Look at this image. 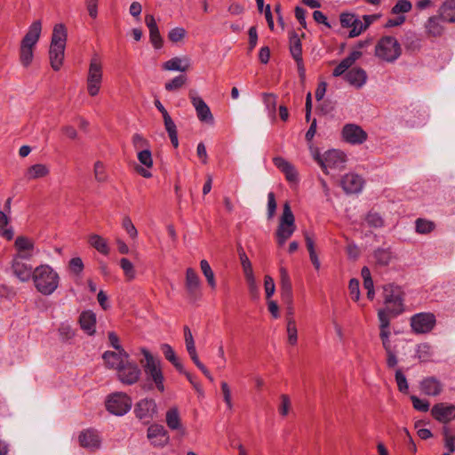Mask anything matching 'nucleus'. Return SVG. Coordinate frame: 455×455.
<instances>
[{
    "mask_svg": "<svg viewBox=\"0 0 455 455\" xmlns=\"http://www.w3.org/2000/svg\"><path fill=\"white\" fill-rule=\"evenodd\" d=\"M221 392L224 402L228 408L232 407V393L229 386L226 382L221 383Z\"/></svg>",
    "mask_w": 455,
    "mask_h": 455,
    "instance_id": "338daca9",
    "label": "nucleus"
},
{
    "mask_svg": "<svg viewBox=\"0 0 455 455\" xmlns=\"http://www.w3.org/2000/svg\"><path fill=\"white\" fill-rule=\"evenodd\" d=\"M129 357L130 355L125 350L106 351L102 355L106 366L117 371Z\"/></svg>",
    "mask_w": 455,
    "mask_h": 455,
    "instance_id": "5701e85b",
    "label": "nucleus"
},
{
    "mask_svg": "<svg viewBox=\"0 0 455 455\" xmlns=\"http://www.w3.org/2000/svg\"><path fill=\"white\" fill-rule=\"evenodd\" d=\"M88 243L102 255H108L110 252V246L108 240L98 234L89 235Z\"/></svg>",
    "mask_w": 455,
    "mask_h": 455,
    "instance_id": "473e14b6",
    "label": "nucleus"
},
{
    "mask_svg": "<svg viewBox=\"0 0 455 455\" xmlns=\"http://www.w3.org/2000/svg\"><path fill=\"white\" fill-rule=\"evenodd\" d=\"M67 40L68 28L63 23H56L52 28L49 47V61L54 71H59L63 66Z\"/></svg>",
    "mask_w": 455,
    "mask_h": 455,
    "instance_id": "39448f33",
    "label": "nucleus"
},
{
    "mask_svg": "<svg viewBox=\"0 0 455 455\" xmlns=\"http://www.w3.org/2000/svg\"><path fill=\"white\" fill-rule=\"evenodd\" d=\"M366 222L372 227H380L383 220L377 212H370L366 217Z\"/></svg>",
    "mask_w": 455,
    "mask_h": 455,
    "instance_id": "774afa93",
    "label": "nucleus"
},
{
    "mask_svg": "<svg viewBox=\"0 0 455 455\" xmlns=\"http://www.w3.org/2000/svg\"><path fill=\"white\" fill-rule=\"evenodd\" d=\"M32 279L36 290L44 295L52 294L58 288L60 282L58 273L46 264L34 269Z\"/></svg>",
    "mask_w": 455,
    "mask_h": 455,
    "instance_id": "0eeeda50",
    "label": "nucleus"
},
{
    "mask_svg": "<svg viewBox=\"0 0 455 455\" xmlns=\"http://www.w3.org/2000/svg\"><path fill=\"white\" fill-rule=\"evenodd\" d=\"M291 52L294 60L297 61L299 72H304L301 67V44L298 36L294 35L291 37Z\"/></svg>",
    "mask_w": 455,
    "mask_h": 455,
    "instance_id": "58836bf2",
    "label": "nucleus"
},
{
    "mask_svg": "<svg viewBox=\"0 0 455 455\" xmlns=\"http://www.w3.org/2000/svg\"><path fill=\"white\" fill-rule=\"evenodd\" d=\"M81 329L88 335H93L96 331V315L92 310L83 311L79 316Z\"/></svg>",
    "mask_w": 455,
    "mask_h": 455,
    "instance_id": "c756f323",
    "label": "nucleus"
},
{
    "mask_svg": "<svg viewBox=\"0 0 455 455\" xmlns=\"http://www.w3.org/2000/svg\"><path fill=\"white\" fill-rule=\"evenodd\" d=\"M381 296L384 307L378 312H383L386 316L394 318L407 310L405 291L402 286L387 283L382 287Z\"/></svg>",
    "mask_w": 455,
    "mask_h": 455,
    "instance_id": "7ed1b4c3",
    "label": "nucleus"
},
{
    "mask_svg": "<svg viewBox=\"0 0 455 455\" xmlns=\"http://www.w3.org/2000/svg\"><path fill=\"white\" fill-rule=\"evenodd\" d=\"M184 334H185L186 348L188 350V353L191 360L196 365V367L204 374L205 377H207L209 379H212L211 372L201 363V361L198 358L195 342H194V339H193L192 333L188 328H185Z\"/></svg>",
    "mask_w": 455,
    "mask_h": 455,
    "instance_id": "412c9836",
    "label": "nucleus"
},
{
    "mask_svg": "<svg viewBox=\"0 0 455 455\" xmlns=\"http://www.w3.org/2000/svg\"><path fill=\"white\" fill-rule=\"evenodd\" d=\"M137 356L143 369L148 388L164 392L166 379L162 361L145 347L140 348Z\"/></svg>",
    "mask_w": 455,
    "mask_h": 455,
    "instance_id": "f257e3e1",
    "label": "nucleus"
},
{
    "mask_svg": "<svg viewBox=\"0 0 455 455\" xmlns=\"http://www.w3.org/2000/svg\"><path fill=\"white\" fill-rule=\"evenodd\" d=\"M275 165L285 175L288 182L297 184L299 181V173L293 164L281 156L274 158Z\"/></svg>",
    "mask_w": 455,
    "mask_h": 455,
    "instance_id": "a878e982",
    "label": "nucleus"
},
{
    "mask_svg": "<svg viewBox=\"0 0 455 455\" xmlns=\"http://www.w3.org/2000/svg\"><path fill=\"white\" fill-rule=\"evenodd\" d=\"M50 167L45 164H35L29 166L25 173V177L28 180L44 179L49 176Z\"/></svg>",
    "mask_w": 455,
    "mask_h": 455,
    "instance_id": "7c9ffc66",
    "label": "nucleus"
},
{
    "mask_svg": "<svg viewBox=\"0 0 455 455\" xmlns=\"http://www.w3.org/2000/svg\"><path fill=\"white\" fill-rule=\"evenodd\" d=\"M442 389V384L435 378H427L421 383V390L427 395H437Z\"/></svg>",
    "mask_w": 455,
    "mask_h": 455,
    "instance_id": "f704fd0d",
    "label": "nucleus"
},
{
    "mask_svg": "<svg viewBox=\"0 0 455 455\" xmlns=\"http://www.w3.org/2000/svg\"><path fill=\"white\" fill-rule=\"evenodd\" d=\"M165 423L168 428L176 434L177 438L181 439L188 435V428L177 407H172L167 410L165 413Z\"/></svg>",
    "mask_w": 455,
    "mask_h": 455,
    "instance_id": "ddd939ff",
    "label": "nucleus"
},
{
    "mask_svg": "<svg viewBox=\"0 0 455 455\" xmlns=\"http://www.w3.org/2000/svg\"><path fill=\"white\" fill-rule=\"evenodd\" d=\"M84 262L79 257L72 258L68 262V268L75 275H79L84 270Z\"/></svg>",
    "mask_w": 455,
    "mask_h": 455,
    "instance_id": "bf43d9fd",
    "label": "nucleus"
},
{
    "mask_svg": "<svg viewBox=\"0 0 455 455\" xmlns=\"http://www.w3.org/2000/svg\"><path fill=\"white\" fill-rule=\"evenodd\" d=\"M132 398L124 392H114L109 394L105 400L107 411L116 416L125 415L132 408Z\"/></svg>",
    "mask_w": 455,
    "mask_h": 455,
    "instance_id": "9b49d317",
    "label": "nucleus"
},
{
    "mask_svg": "<svg viewBox=\"0 0 455 455\" xmlns=\"http://www.w3.org/2000/svg\"><path fill=\"white\" fill-rule=\"evenodd\" d=\"M132 143L139 162L134 167L135 172L143 178H151L154 160L148 140L136 134L132 137Z\"/></svg>",
    "mask_w": 455,
    "mask_h": 455,
    "instance_id": "423d86ee",
    "label": "nucleus"
},
{
    "mask_svg": "<svg viewBox=\"0 0 455 455\" xmlns=\"http://www.w3.org/2000/svg\"><path fill=\"white\" fill-rule=\"evenodd\" d=\"M348 291L351 299L358 302L360 299L359 281L357 279H351L348 284Z\"/></svg>",
    "mask_w": 455,
    "mask_h": 455,
    "instance_id": "052dcab7",
    "label": "nucleus"
},
{
    "mask_svg": "<svg viewBox=\"0 0 455 455\" xmlns=\"http://www.w3.org/2000/svg\"><path fill=\"white\" fill-rule=\"evenodd\" d=\"M103 82V63L98 57H93L89 65L86 77V90L90 96H97Z\"/></svg>",
    "mask_w": 455,
    "mask_h": 455,
    "instance_id": "1a4fd4ad",
    "label": "nucleus"
},
{
    "mask_svg": "<svg viewBox=\"0 0 455 455\" xmlns=\"http://www.w3.org/2000/svg\"><path fill=\"white\" fill-rule=\"evenodd\" d=\"M287 341L293 346L298 340L297 323L294 317H288L286 323Z\"/></svg>",
    "mask_w": 455,
    "mask_h": 455,
    "instance_id": "79ce46f5",
    "label": "nucleus"
},
{
    "mask_svg": "<svg viewBox=\"0 0 455 455\" xmlns=\"http://www.w3.org/2000/svg\"><path fill=\"white\" fill-rule=\"evenodd\" d=\"M378 318L379 321L380 339L389 338L391 332L388 326L391 317L386 316L383 312H378Z\"/></svg>",
    "mask_w": 455,
    "mask_h": 455,
    "instance_id": "09e8293b",
    "label": "nucleus"
},
{
    "mask_svg": "<svg viewBox=\"0 0 455 455\" xmlns=\"http://www.w3.org/2000/svg\"><path fill=\"white\" fill-rule=\"evenodd\" d=\"M308 150L312 158L326 175H332L334 172H340L347 161L346 153L340 149L332 148L321 153L316 146L309 143Z\"/></svg>",
    "mask_w": 455,
    "mask_h": 455,
    "instance_id": "f03ea898",
    "label": "nucleus"
},
{
    "mask_svg": "<svg viewBox=\"0 0 455 455\" xmlns=\"http://www.w3.org/2000/svg\"><path fill=\"white\" fill-rule=\"evenodd\" d=\"M186 285L190 292L196 291L200 286V280L193 268H188L186 272Z\"/></svg>",
    "mask_w": 455,
    "mask_h": 455,
    "instance_id": "c03bdc74",
    "label": "nucleus"
},
{
    "mask_svg": "<svg viewBox=\"0 0 455 455\" xmlns=\"http://www.w3.org/2000/svg\"><path fill=\"white\" fill-rule=\"evenodd\" d=\"M362 277L363 279V287L367 291V298L372 300L375 296V291L373 287V282L371 276V272L368 267L362 269Z\"/></svg>",
    "mask_w": 455,
    "mask_h": 455,
    "instance_id": "37998d69",
    "label": "nucleus"
},
{
    "mask_svg": "<svg viewBox=\"0 0 455 455\" xmlns=\"http://www.w3.org/2000/svg\"><path fill=\"white\" fill-rule=\"evenodd\" d=\"M191 59L187 55L175 56L164 61L162 68L166 71L187 72L191 68Z\"/></svg>",
    "mask_w": 455,
    "mask_h": 455,
    "instance_id": "393cba45",
    "label": "nucleus"
},
{
    "mask_svg": "<svg viewBox=\"0 0 455 455\" xmlns=\"http://www.w3.org/2000/svg\"><path fill=\"white\" fill-rule=\"evenodd\" d=\"M422 425H423V421H421V420H418L414 424V427L417 429L418 436L421 440H427V439L433 437V433L427 428L421 427Z\"/></svg>",
    "mask_w": 455,
    "mask_h": 455,
    "instance_id": "0e129e2a",
    "label": "nucleus"
},
{
    "mask_svg": "<svg viewBox=\"0 0 455 455\" xmlns=\"http://www.w3.org/2000/svg\"><path fill=\"white\" fill-rule=\"evenodd\" d=\"M141 375V371L137 363L130 358L117 371L118 379L125 385L136 383Z\"/></svg>",
    "mask_w": 455,
    "mask_h": 455,
    "instance_id": "6ab92c4d",
    "label": "nucleus"
},
{
    "mask_svg": "<svg viewBox=\"0 0 455 455\" xmlns=\"http://www.w3.org/2000/svg\"><path fill=\"white\" fill-rule=\"evenodd\" d=\"M161 351L164 354L165 359L169 361L179 371L185 372L183 364L176 355L172 347L168 344H163L161 346Z\"/></svg>",
    "mask_w": 455,
    "mask_h": 455,
    "instance_id": "c9c22d12",
    "label": "nucleus"
},
{
    "mask_svg": "<svg viewBox=\"0 0 455 455\" xmlns=\"http://www.w3.org/2000/svg\"><path fill=\"white\" fill-rule=\"evenodd\" d=\"M121 226L131 240L134 241L137 239L138 230L129 216L123 218Z\"/></svg>",
    "mask_w": 455,
    "mask_h": 455,
    "instance_id": "de8ad7c7",
    "label": "nucleus"
},
{
    "mask_svg": "<svg viewBox=\"0 0 455 455\" xmlns=\"http://www.w3.org/2000/svg\"><path fill=\"white\" fill-rule=\"evenodd\" d=\"M431 414L435 419L442 423H447L455 419V406L444 403L433 406Z\"/></svg>",
    "mask_w": 455,
    "mask_h": 455,
    "instance_id": "b1692460",
    "label": "nucleus"
},
{
    "mask_svg": "<svg viewBox=\"0 0 455 455\" xmlns=\"http://www.w3.org/2000/svg\"><path fill=\"white\" fill-rule=\"evenodd\" d=\"M414 409L419 411H427L429 409V403L427 400L419 399L415 395L411 396Z\"/></svg>",
    "mask_w": 455,
    "mask_h": 455,
    "instance_id": "69168bd1",
    "label": "nucleus"
},
{
    "mask_svg": "<svg viewBox=\"0 0 455 455\" xmlns=\"http://www.w3.org/2000/svg\"><path fill=\"white\" fill-rule=\"evenodd\" d=\"M362 52L359 50H354L346 59H344L333 70L334 76H342L348 68L361 58Z\"/></svg>",
    "mask_w": 455,
    "mask_h": 455,
    "instance_id": "2f4dec72",
    "label": "nucleus"
},
{
    "mask_svg": "<svg viewBox=\"0 0 455 455\" xmlns=\"http://www.w3.org/2000/svg\"><path fill=\"white\" fill-rule=\"evenodd\" d=\"M264 291L266 299H271L275 291V282L268 275H266L264 277Z\"/></svg>",
    "mask_w": 455,
    "mask_h": 455,
    "instance_id": "4d7b16f0",
    "label": "nucleus"
},
{
    "mask_svg": "<svg viewBox=\"0 0 455 455\" xmlns=\"http://www.w3.org/2000/svg\"><path fill=\"white\" fill-rule=\"evenodd\" d=\"M241 264L249 290L251 293H254L258 290V285L251 263L245 255H243L241 256Z\"/></svg>",
    "mask_w": 455,
    "mask_h": 455,
    "instance_id": "c85d7f7f",
    "label": "nucleus"
},
{
    "mask_svg": "<svg viewBox=\"0 0 455 455\" xmlns=\"http://www.w3.org/2000/svg\"><path fill=\"white\" fill-rule=\"evenodd\" d=\"M411 4L408 0H399L392 8V14L404 15L411 10Z\"/></svg>",
    "mask_w": 455,
    "mask_h": 455,
    "instance_id": "6e6d98bb",
    "label": "nucleus"
},
{
    "mask_svg": "<svg viewBox=\"0 0 455 455\" xmlns=\"http://www.w3.org/2000/svg\"><path fill=\"white\" fill-rule=\"evenodd\" d=\"M436 323L434 314L423 312L411 317L410 323L412 331L418 334L430 332Z\"/></svg>",
    "mask_w": 455,
    "mask_h": 455,
    "instance_id": "4468645a",
    "label": "nucleus"
},
{
    "mask_svg": "<svg viewBox=\"0 0 455 455\" xmlns=\"http://www.w3.org/2000/svg\"><path fill=\"white\" fill-rule=\"evenodd\" d=\"M432 347L428 343H420L415 347V357L425 362L432 356Z\"/></svg>",
    "mask_w": 455,
    "mask_h": 455,
    "instance_id": "a18cd8bd",
    "label": "nucleus"
},
{
    "mask_svg": "<svg viewBox=\"0 0 455 455\" xmlns=\"http://www.w3.org/2000/svg\"><path fill=\"white\" fill-rule=\"evenodd\" d=\"M340 134L342 140L351 145H362L368 139V133L355 124H345Z\"/></svg>",
    "mask_w": 455,
    "mask_h": 455,
    "instance_id": "2eb2a0df",
    "label": "nucleus"
},
{
    "mask_svg": "<svg viewBox=\"0 0 455 455\" xmlns=\"http://www.w3.org/2000/svg\"><path fill=\"white\" fill-rule=\"evenodd\" d=\"M42 28V21L40 20H34L20 41L19 62L24 68H28L34 61V52L40 40Z\"/></svg>",
    "mask_w": 455,
    "mask_h": 455,
    "instance_id": "20e7f679",
    "label": "nucleus"
},
{
    "mask_svg": "<svg viewBox=\"0 0 455 455\" xmlns=\"http://www.w3.org/2000/svg\"><path fill=\"white\" fill-rule=\"evenodd\" d=\"M363 184V179L354 172L347 173L341 180V186L347 193H357L361 191Z\"/></svg>",
    "mask_w": 455,
    "mask_h": 455,
    "instance_id": "bb28decb",
    "label": "nucleus"
},
{
    "mask_svg": "<svg viewBox=\"0 0 455 455\" xmlns=\"http://www.w3.org/2000/svg\"><path fill=\"white\" fill-rule=\"evenodd\" d=\"M136 416L140 419H150L157 413L156 403L152 398L140 400L134 409Z\"/></svg>",
    "mask_w": 455,
    "mask_h": 455,
    "instance_id": "4be33fe9",
    "label": "nucleus"
},
{
    "mask_svg": "<svg viewBox=\"0 0 455 455\" xmlns=\"http://www.w3.org/2000/svg\"><path fill=\"white\" fill-rule=\"evenodd\" d=\"M291 401L289 396L283 395L280 397V403L278 405V412L281 416L286 417L291 411Z\"/></svg>",
    "mask_w": 455,
    "mask_h": 455,
    "instance_id": "864d4df0",
    "label": "nucleus"
},
{
    "mask_svg": "<svg viewBox=\"0 0 455 455\" xmlns=\"http://www.w3.org/2000/svg\"><path fill=\"white\" fill-rule=\"evenodd\" d=\"M25 259L12 258L11 261L12 274L20 282H28L33 278L34 269L32 265L25 262Z\"/></svg>",
    "mask_w": 455,
    "mask_h": 455,
    "instance_id": "aec40b11",
    "label": "nucleus"
},
{
    "mask_svg": "<svg viewBox=\"0 0 455 455\" xmlns=\"http://www.w3.org/2000/svg\"><path fill=\"white\" fill-rule=\"evenodd\" d=\"M295 218L288 203L283 205V214L275 232L276 242L283 246L295 231Z\"/></svg>",
    "mask_w": 455,
    "mask_h": 455,
    "instance_id": "9d476101",
    "label": "nucleus"
},
{
    "mask_svg": "<svg viewBox=\"0 0 455 455\" xmlns=\"http://www.w3.org/2000/svg\"><path fill=\"white\" fill-rule=\"evenodd\" d=\"M94 178L98 182H103L108 179L106 164L101 161H96L93 166Z\"/></svg>",
    "mask_w": 455,
    "mask_h": 455,
    "instance_id": "8fccbe9b",
    "label": "nucleus"
},
{
    "mask_svg": "<svg viewBox=\"0 0 455 455\" xmlns=\"http://www.w3.org/2000/svg\"><path fill=\"white\" fill-rule=\"evenodd\" d=\"M149 40L155 49H161L164 45V39L159 28L149 32Z\"/></svg>",
    "mask_w": 455,
    "mask_h": 455,
    "instance_id": "680f3d73",
    "label": "nucleus"
},
{
    "mask_svg": "<svg viewBox=\"0 0 455 455\" xmlns=\"http://www.w3.org/2000/svg\"><path fill=\"white\" fill-rule=\"evenodd\" d=\"M188 37V31L186 28L182 27H174L172 28L168 34V40L174 44H182L185 43Z\"/></svg>",
    "mask_w": 455,
    "mask_h": 455,
    "instance_id": "e433bc0d",
    "label": "nucleus"
},
{
    "mask_svg": "<svg viewBox=\"0 0 455 455\" xmlns=\"http://www.w3.org/2000/svg\"><path fill=\"white\" fill-rule=\"evenodd\" d=\"M77 442L82 448L93 452L100 448L101 436L97 430L86 428L78 434Z\"/></svg>",
    "mask_w": 455,
    "mask_h": 455,
    "instance_id": "a211bd4d",
    "label": "nucleus"
},
{
    "mask_svg": "<svg viewBox=\"0 0 455 455\" xmlns=\"http://www.w3.org/2000/svg\"><path fill=\"white\" fill-rule=\"evenodd\" d=\"M426 28L427 33L433 36H440L443 31V27L440 24L437 17L429 18L426 25Z\"/></svg>",
    "mask_w": 455,
    "mask_h": 455,
    "instance_id": "3c124183",
    "label": "nucleus"
},
{
    "mask_svg": "<svg viewBox=\"0 0 455 455\" xmlns=\"http://www.w3.org/2000/svg\"><path fill=\"white\" fill-rule=\"evenodd\" d=\"M119 266L126 281L130 282L135 279L137 270L135 265L129 259L121 258L119 260Z\"/></svg>",
    "mask_w": 455,
    "mask_h": 455,
    "instance_id": "4c0bfd02",
    "label": "nucleus"
},
{
    "mask_svg": "<svg viewBox=\"0 0 455 455\" xmlns=\"http://www.w3.org/2000/svg\"><path fill=\"white\" fill-rule=\"evenodd\" d=\"M402 53V46L397 39L391 36L381 37L376 44L375 55L383 61L393 62Z\"/></svg>",
    "mask_w": 455,
    "mask_h": 455,
    "instance_id": "6e6552de",
    "label": "nucleus"
},
{
    "mask_svg": "<svg viewBox=\"0 0 455 455\" xmlns=\"http://www.w3.org/2000/svg\"><path fill=\"white\" fill-rule=\"evenodd\" d=\"M200 267L203 275H204L208 285L212 290H215L217 287V282L215 279L214 273L207 260L203 259L200 262Z\"/></svg>",
    "mask_w": 455,
    "mask_h": 455,
    "instance_id": "a19ab883",
    "label": "nucleus"
},
{
    "mask_svg": "<svg viewBox=\"0 0 455 455\" xmlns=\"http://www.w3.org/2000/svg\"><path fill=\"white\" fill-rule=\"evenodd\" d=\"M162 117L165 131L168 133L171 143L176 148L179 147L177 126L169 113Z\"/></svg>",
    "mask_w": 455,
    "mask_h": 455,
    "instance_id": "72a5a7b5",
    "label": "nucleus"
},
{
    "mask_svg": "<svg viewBox=\"0 0 455 455\" xmlns=\"http://www.w3.org/2000/svg\"><path fill=\"white\" fill-rule=\"evenodd\" d=\"M186 77L182 75L177 76L165 83L164 88L168 92L178 91L186 84Z\"/></svg>",
    "mask_w": 455,
    "mask_h": 455,
    "instance_id": "603ef678",
    "label": "nucleus"
},
{
    "mask_svg": "<svg viewBox=\"0 0 455 455\" xmlns=\"http://www.w3.org/2000/svg\"><path fill=\"white\" fill-rule=\"evenodd\" d=\"M8 216L4 212H0V235L7 240H12L13 238V230L8 227Z\"/></svg>",
    "mask_w": 455,
    "mask_h": 455,
    "instance_id": "49530a36",
    "label": "nucleus"
},
{
    "mask_svg": "<svg viewBox=\"0 0 455 455\" xmlns=\"http://www.w3.org/2000/svg\"><path fill=\"white\" fill-rule=\"evenodd\" d=\"M343 75H345L346 81L355 88L363 87L367 81V74L361 68H353Z\"/></svg>",
    "mask_w": 455,
    "mask_h": 455,
    "instance_id": "cd10ccee",
    "label": "nucleus"
},
{
    "mask_svg": "<svg viewBox=\"0 0 455 455\" xmlns=\"http://www.w3.org/2000/svg\"><path fill=\"white\" fill-rule=\"evenodd\" d=\"M435 228V224L427 220L419 219L416 221V230L419 234H428Z\"/></svg>",
    "mask_w": 455,
    "mask_h": 455,
    "instance_id": "5fc2aeb1",
    "label": "nucleus"
},
{
    "mask_svg": "<svg viewBox=\"0 0 455 455\" xmlns=\"http://www.w3.org/2000/svg\"><path fill=\"white\" fill-rule=\"evenodd\" d=\"M443 20L455 22V0H447L440 9Z\"/></svg>",
    "mask_w": 455,
    "mask_h": 455,
    "instance_id": "ea45409f",
    "label": "nucleus"
},
{
    "mask_svg": "<svg viewBox=\"0 0 455 455\" xmlns=\"http://www.w3.org/2000/svg\"><path fill=\"white\" fill-rule=\"evenodd\" d=\"M76 331L69 323H61L59 327V333L61 338L65 339H70L75 336Z\"/></svg>",
    "mask_w": 455,
    "mask_h": 455,
    "instance_id": "e2e57ef3",
    "label": "nucleus"
},
{
    "mask_svg": "<svg viewBox=\"0 0 455 455\" xmlns=\"http://www.w3.org/2000/svg\"><path fill=\"white\" fill-rule=\"evenodd\" d=\"M190 102L194 107L198 120L202 123L212 124L214 122L213 115L205 101L196 92L191 91L188 94Z\"/></svg>",
    "mask_w": 455,
    "mask_h": 455,
    "instance_id": "f3484780",
    "label": "nucleus"
},
{
    "mask_svg": "<svg viewBox=\"0 0 455 455\" xmlns=\"http://www.w3.org/2000/svg\"><path fill=\"white\" fill-rule=\"evenodd\" d=\"M15 254L12 258L31 259L37 253L35 240L28 235H18L13 243Z\"/></svg>",
    "mask_w": 455,
    "mask_h": 455,
    "instance_id": "f8f14e48",
    "label": "nucleus"
},
{
    "mask_svg": "<svg viewBox=\"0 0 455 455\" xmlns=\"http://www.w3.org/2000/svg\"><path fill=\"white\" fill-rule=\"evenodd\" d=\"M147 438L155 448H164L170 442V435L165 427L157 423L151 424L147 429Z\"/></svg>",
    "mask_w": 455,
    "mask_h": 455,
    "instance_id": "dca6fc26",
    "label": "nucleus"
},
{
    "mask_svg": "<svg viewBox=\"0 0 455 455\" xmlns=\"http://www.w3.org/2000/svg\"><path fill=\"white\" fill-rule=\"evenodd\" d=\"M357 19L358 18L353 13L343 12L340 14L339 21L343 28L351 29Z\"/></svg>",
    "mask_w": 455,
    "mask_h": 455,
    "instance_id": "13d9d810",
    "label": "nucleus"
}]
</instances>
